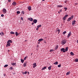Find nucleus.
I'll return each mask as SVG.
<instances>
[{
    "label": "nucleus",
    "mask_w": 78,
    "mask_h": 78,
    "mask_svg": "<svg viewBox=\"0 0 78 78\" xmlns=\"http://www.w3.org/2000/svg\"><path fill=\"white\" fill-rule=\"evenodd\" d=\"M33 65V68H35V67H36V66H37V65H36V63H34Z\"/></svg>",
    "instance_id": "nucleus-8"
},
{
    "label": "nucleus",
    "mask_w": 78,
    "mask_h": 78,
    "mask_svg": "<svg viewBox=\"0 0 78 78\" xmlns=\"http://www.w3.org/2000/svg\"><path fill=\"white\" fill-rule=\"evenodd\" d=\"M10 34H15V33L12 31H11L10 32Z\"/></svg>",
    "instance_id": "nucleus-20"
},
{
    "label": "nucleus",
    "mask_w": 78,
    "mask_h": 78,
    "mask_svg": "<svg viewBox=\"0 0 78 78\" xmlns=\"http://www.w3.org/2000/svg\"><path fill=\"white\" fill-rule=\"evenodd\" d=\"M75 22H76V21H75V20L73 21L72 22L73 25H75Z\"/></svg>",
    "instance_id": "nucleus-14"
},
{
    "label": "nucleus",
    "mask_w": 78,
    "mask_h": 78,
    "mask_svg": "<svg viewBox=\"0 0 78 78\" xmlns=\"http://www.w3.org/2000/svg\"><path fill=\"white\" fill-rule=\"evenodd\" d=\"M28 20H30V21H31V22H32L33 20V19L32 18H28Z\"/></svg>",
    "instance_id": "nucleus-7"
},
{
    "label": "nucleus",
    "mask_w": 78,
    "mask_h": 78,
    "mask_svg": "<svg viewBox=\"0 0 78 78\" xmlns=\"http://www.w3.org/2000/svg\"><path fill=\"white\" fill-rule=\"evenodd\" d=\"M3 13H4V14H6V10L5 9H3Z\"/></svg>",
    "instance_id": "nucleus-5"
},
{
    "label": "nucleus",
    "mask_w": 78,
    "mask_h": 78,
    "mask_svg": "<svg viewBox=\"0 0 78 78\" xmlns=\"http://www.w3.org/2000/svg\"><path fill=\"white\" fill-rule=\"evenodd\" d=\"M38 44H40V42H38Z\"/></svg>",
    "instance_id": "nucleus-52"
},
{
    "label": "nucleus",
    "mask_w": 78,
    "mask_h": 78,
    "mask_svg": "<svg viewBox=\"0 0 78 78\" xmlns=\"http://www.w3.org/2000/svg\"><path fill=\"white\" fill-rule=\"evenodd\" d=\"M44 41V39L42 38H41L38 40V42H41V41Z\"/></svg>",
    "instance_id": "nucleus-12"
},
{
    "label": "nucleus",
    "mask_w": 78,
    "mask_h": 78,
    "mask_svg": "<svg viewBox=\"0 0 78 78\" xmlns=\"http://www.w3.org/2000/svg\"><path fill=\"white\" fill-rule=\"evenodd\" d=\"M8 51H9V50H8Z\"/></svg>",
    "instance_id": "nucleus-59"
},
{
    "label": "nucleus",
    "mask_w": 78,
    "mask_h": 78,
    "mask_svg": "<svg viewBox=\"0 0 78 78\" xmlns=\"http://www.w3.org/2000/svg\"><path fill=\"white\" fill-rule=\"evenodd\" d=\"M1 33L0 32V35H1Z\"/></svg>",
    "instance_id": "nucleus-60"
},
{
    "label": "nucleus",
    "mask_w": 78,
    "mask_h": 78,
    "mask_svg": "<svg viewBox=\"0 0 78 78\" xmlns=\"http://www.w3.org/2000/svg\"><path fill=\"white\" fill-rule=\"evenodd\" d=\"M18 34H19V35L20 34V33H18Z\"/></svg>",
    "instance_id": "nucleus-61"
},
{
    "label": "nucleus",
    "mask_w": 78,
    "mask_h": 78,
    "mask_svg": "<svg viewBox=\"0 0 78 78\" xmlns=\"http://www.w3.org/2000/svg\"><path fill=\"white\" fill-rule=\"evenodd\" d=\"M10 70H12V69H13V68L12 67H11L10 68Z\"/></svg>",
    "instance_id": "nucleus-35"
},
{
    "label": "nucleus",
    "mask_w": 78,
    "mask_h": 78,
    "mask_svg": "<svg viewBox=\"0 0 78 78\" xmlns=\"http://www.w3.org/2000/svg\"><path fill=\"white\" fill-rule=\"evenodd\" d=\"M70 53L71 55H72V56H73V55H74V53L72 52H71Z\"/></svg>",
    "instance_id": "nucleus-19"
},
{
    "label": "nucleus",
    "mask_w": 78,
    "mask_h": 78,
    "mask_svg": "<svg viewBox=\"0 0 78 78\" xmlns=\"http://www.w3.org/2000/svg\"><path fill=\"white\" fill-rule=\"evenodd\" d=\"M21 13L23 14H25V12L23 11H22Z\"/></svg>",
    "instance_id": "nucleus-33"
},
{
    "label": "nucleus",
    "mask_w": 78,
    "mask_h": 78,
    "mask_svg": "<svg viewBox=\"0 0 78 78\" xmlns=\"http://www.w3.org/2000/svg\"><path fill=\"white\" fill-rule=\"evenodd\" d=\"M66 31H64L63 33L62 34H66Z\"/></svg>",
    "instance_id": "nucleus-27"
},
{
    "label": "nucleus",
    "mask_w": 78,
    "mask_h": 78,
    "mask_svg": "<svg viewBox=\"0 0 78 78\" xmlns=\"http://www.w3.org/2000/svg\"><path fill=\"white\" fill-rule=\"evenodd\" d=\"M28 9L29 11H31V6H30L28 7Z\"/></svg>",
    "instance_id": "nucleus-11"
},
{
    "label": "nucleus",
    "mask_w": 78,
    "mask_h": 78,
    "mask_svg": "<svg viewBox=\"0 0 78 78\" xmlns=\"http://www.w3.org/2000/svg\"><path fill=\"white\" fill-rule=\"evenodd\" d=\"M21 62L22 63H23V62H24V60H22V59H21Z\"/></svg>",
    "instance_id": "nucleus-25"
},
{
    "label": "nucleus",
    "mask_w": 78,
    "mask_h": 78,
    "mask_svg": "<svg viewBox=\"0 0 78 78\" xmlns=\"http://www.w3.org/2000/svg\"><path fill=\"white\" fill-rule=\"evenodd\" d=\"M68 47H66V48L65 49L64 48H62L61 49V51H62L64 53L66 52V51H68Z\"/></svg>",
    "instance_id": "nucleus-1"
},
{
    "label": "nucleus",
    "mask_w": 78,
    "mask_h": 78,
    "mask_svg": "<svg viewBox=\"0 0 78 78\" xmlns=\"http://www.w3.org/2000/svg\"><path fill=\"white\" fill-rule=\"evenodd\" d=\"M27 73H28V74H29V72H28Z\"/></svg>",
    "instance_id": "nucleus-53"
},
{
    "label": "nucleus",
    "mask_w": 78,
    "mask_h": 78,
    "mask_svg": "<svg viewBox=\"0 0 78 78\" xmlns=\"http://www.w3.org/2000/svg\"><path fill=\"white\" fill-rule=\"evenodd\" d=\"M46 68H47V67L44 66L43 68H42V70H45V69H46Z\"/></svg>",
    "instance_id": "nucleus-15"
},
{
    "label": "nucleus",
    "mask_w": 78,
    "mask_h": 78,
    "mask_svg": "<svg viewBox=\"0 0 78 78\" xmlns=\"http://www.w3.org/2000/svg\"><path fill=\"white\" fill-rule=\"evenodd\" d=\"M70 35H72V33H71V32L70 31L69 32V37L70 36Z\"/></svg>",
    "instance_id": "nucleus-21"
},
{
    "label": "nucleus",
    "mask_w": 78,
    "mask_h": 78,
    "mask_svg": "<svg viewBox=\"0 0 78 78\" xmlns=\"http://www.w3.org/2000/svg\"><path fill=\"white\" fill-rule=\"evenodd\" d=\"M66 75H69V72H68L67 73H66Z\"/></svg>",
    "instance_id": "nucleus-46"
},
{
    "label": "nucleus",
    "mask_w": 78,
    "mask_h": 78,
    "mask_svg": "<svg viewBox=\"0 0 78 78\" xmlns=\"http://www.w3.org/2000/svg\"><path fill=\"white\" fill-rule=\"evenodd\" d=\"M16 63H13L12 64V65H13V66H14V65H16Z\"/></svg>",
    "instance_id": "nucleus-39"
},
{
    "label": "nucleus",
    "mask_w": 78,
    "mask_h": 78,
    "mask_svg": "<svg viewBox=\"0 0 78 78\" xmlns=\"http://www.w3.org/2000/svg\"><path fill=\"white\" fill-rule=\"evenodd\" d=\"M27 58H28V56H26L24 58V60H26V59H27Z\"/></svg>",
    "instance_id": "nucleus-24"
},
{
    "label": "nucleus",
    "mask_w": 78,
    "mask_h": 78,
    "mask_svg": "<svg viewBox=\"0 0 78 78\" xmlns=\"http://www.w3.org/2000/svg\"><path fill=\"white\" fill-rule=\"evenodd\" d=\"M58 13H59V14H60V12H58Z\"/></svg>",
    "instance_id": "nucleus-51"
},
{
    "label": "nucleus",
    "mask_w": 78,
    "mask_h": 78,
    "mask_svg": "<svg viewBox=\"0 0 78 78\" xmlns=\"http://www.w3.org/2000/svg\"><path fill=\"white\" fill-rule=\"evenodd\" d=\"M23 66H24V67H26L27 66V63H24Z\"/></svg>",
    "instance_id": "nucleus-22"
},
{
    "label": "nucleus",
    "mask_w": 78,
    "mask_h": 78,
    "mask_svg": "<svg viewBox=\"0 0 78 78\" xmlns=\"http://www.w3.org/2000/svg\"><path fill=\"white\" fill-rule=\"evenodd\" d=\"M61 65L60 64L58 66V67H61Z\"/></svg>",
    "instance_id": "nucleus-37"
},
{
    "label": "nucleus",
    "mask_w": 78,
    "mask_h": 78,
    "mask_svg": "<svg viewBox=\"0 0 78 78\" xmlns=\"http://www.w3.org/2000/svg\"><path fill=\"white\" fill-rule=\"evenodd\" d=\"M58 7H59V8H61V7H62V5H58Z\"/></svg>",
    "instance_id": "nucleus-29"
},
{
    "label": "nucleus",
    "mask_w": 78,
    "mask_h": 78,
    "mask_svg": "<svg viewBox=\"0 0 78 78\" xmlns=\"http://www.w3.org/2000/svg\"><path fill=\"white\" fill-rule=\"evenodd\" d=\"M1 35L2 36V35H4V33H3V32H2Z\"/></svg>",
    "instance_id": "nucleus-41"
},
{
    "label": "nucleus",
    "mask_w": 78,
    "mask_h": 78,
    "mask_svg": "<svg viewBox=\"0 0 78 78\" xmlns=\"http://www.w3.org/2000/svg\"><path fill=\"white\" fill-rule=\"evenodd\" d=\"M69 73H70V72H69Z\"/></svg>",
    "instance_id": "nucleus-56"
},
{
    "label": "nucleus",
    "mask_w": 78,
    "mask_h": 78,
    "mask_svg": "<svg viewBox=\"0 0 78 78\" xmlns=\"http://www.w3.org/2000/svg\"><path fill=\"white\" fill-rule=\"evenodd\" d=\"M12 5H13V6H16V2H13L12 3Z\"/></svg>",
    "instance_id": "nucleus-10"
},
{
    "label": "nucleus",
    "mask_w": 78,
    "mask_h": 78,
    "mask_svg": "<svg viewBox=\"0 0 78 78\" xmlns=\"http://www.w3.org/2000/svg\"><path fill=\"white\" fill-rule=\"evenodd\" d=\"M58 64V62L57 61L55 63H54V64H55V65H57Z\"/></svg>",
    "instance_id": "nucleus-18"
},
{
    "label": "nucleus",
    "mask_w": 78,
    "mask_h": 78,
    "mask_svg": "<svg viewBox=\"0 0 78 78\" xmlns=\"http://www.w3.org/2000/svg\"><path fill=\"white\" fill-rule=\"evenodd\" d=\"M27 71H25V72H23V74H27Z\"/></svg>",
    "instance_id": "nucleus-32"
},
{
    "label": "nucleus",
    "mask_w": 78,
    "mask_h": 78,
    "mask_svg": "<svg viewBox=\"0 0 78 78\" xmlns=\"http://www.w3.org/2000/svg\"><path fill=\"white\" fill-rule=\"evenodd\" d=\"M16 12L17 14H20V11H18Z\"/></svg>",
    "instance_id": "nucleus-30"
},
{
    "label": "nucleus",
    "mask_w": 78,
    "mask_h": 78,
    "mask_svg": "<svg viewBox=\"0 0 78 78\" xmlns=\"http://www.w3.org/2000/svg\"><path fill=\"white\" fill-rule=\"evenodd\" d=\"M15 34L16 36H19V34H18V32H16L15 33Z\"/></svg>",
    "instance_id": "nucleus-17"
},
{
    "label": "nucleus",
    "mask_w": 78,
    "mask_h": 78,
    "mask_svg": "<svg viewBox=\"0 0 78 78\" xmlns=\"http://www.w3.org/2000/svg\"><path fill=\"white\" fill-rule=\"evenodd\" d=\"M26 41H27V40H25V42H26Z\"/></svg>",
    "instance_id": "nucleus-54"
},
{
    "label": "nucleus",
    "mask_w": 78,
    "mask_h": 78,
    "mask_svg": "<svg viewBox=\"0 0 78 78\" xmlns=\"http://www.w3.org/2000/svg\"><path fill=\"white\" fill-rule=\"evenodd\" d=\"M75 61L76 62H78V58H76L75 60Z\"/></svg>",
    "instance_id": "nucleus-23"
},
{
    "label": "nucleus",
    "mask_w": 78,
    "mask_h": 78,
    "mask_svg": "<svg viewBox=\"0 0 78 78\" xmlns=\"http://www.w3.org/2000/svg\"><path fill=\"white\" fill-rule=\"evenodd\" d=\"M58 46L57 45V46H56L55 49V50H56V49H58Z\"/></svg>",
    "instance_id": "nucleus-26"
},
{
    "label": "nucleus",
    "mask_w": 78,
    "mask_h": 78,
    "mask_svg": "<svg viewBox=\"0 0 78 78\" xmlns=\"http://www.w3.org/2000/svg\"><path fill=\"white\" fill-rule=\"evenodd\" d=\"M60 12H62V10H60Z\"/></svg>",
    "instance_id": "nucleus-48"
},
{
    "label": "nucleus",
    "mask_w": 78,
    "mask_h": 78,
    "mask_svg": "<svg viewBox=\"0 0 78 78\" xmlns=\"http://www.w3.org/2000/svg\"><path fill=\"white\" fill-rule=\"evenodd\" d=\"M64 9H66L65 10V11H66V10L67 9V7H64Z\"/></svg>",
    "instance_id": "nucleus-40"
},
{
    "label": "nucleus",
    "mask_w": 78,
    "mask_h": 78,
    "mask_svg": "<svg viewBox=\"0 0 78 78\" xmlns=\"http://www.w3.org/2000/svg\"><path fill=\"white\" fill-rule=\"evenodd\" d=\"M66 17L65 16H64L63 18V20H66Z\"/></svg>",
    "instance_id": "nucleus-31"
},
{
    "label": "nucleus",
    "mask_w": 78,
    "mask_h": 78,
    "mask_svg": "<svg viewBox=\"0 0 78 78\" xmlns=\"http://www.w3.org/2000/svg\"><path fill=\"white\" fill-rule=\"evenodd\" d=\"M67 37H69V34H68Z\"/></svg>",
    "instance_id": "nucleus-50"
},
{
    "label": "nucleus",
    "mask_w": 78,
    "mask_h": 78,
    "mask_svg": "<svg viewBox=\"0 0 78 78\" xmlns=\"http://www.w3.org/2000/svg\"><path fill=\"white\" fill-rule=\"evenodd\" d=\"M66 40H63L62 41V45H64L66 43Z\"/></svg>",
    "instance_id": "nucleus-2"
},
{
    "label": "nucleus",
    "mask_w": 78,
    "mask_h": 78,
    "mask_svg": "<svg viewBox=\"0 0 78 78\" xmlns=\"http://www.w3.org/2000/svg\"><path fill=\"white\" fill-rule=\"evenodd\" d=\"M39 30V28H38V27H37L36 29V30Z\"/></svg>",
    "instance_id": "nucleus-45"
},
{
    "label": "nucleus",
    "mask_w": 78,
    "mask_h": 78,
    "mask_svg": "<svg viewBox=\"0 0 78 78\" xmlns=\"http://www.w3.org/2000/svg\"><path fill=\"white\" fill-rule=\"evenodd\" d=\"M7 42L8 43H12V41H11V40H9Z\"/></svg>",
    "instance_id": "nucleus-9"
},
{
    "label": "nucleus",
    "mask_w": 78,
    "mask_h": 78,
    "mask_svg": "<svg viewBox=\"0 0 78 78\" xmlns=\"http://www.w3.org/2000/svg\"><path fill=\"white\" fill-rule=\"evenodd\" d=\"M54 50L53 49H51L50 50V52H51V51H53Z\"/></svg>",
    "instance_id": "nucleus-34"
},
{
    "label": "nucleus",
    "mask_w": 78,
    "mask_h": 78,
    "mask_svg": "<svg viewBox=\"0 0 78 78\" xmlns=\"http://www.w3.org/2000/svg\"><path fill=\"white\" fill-rule=\"evenodd\" d=\"M73 18V16H71L69 18V21H70V20H72V19Z\"/></svg>",
    "instance_id": "nucleus-4"
},
{
    "label": "nucleus",
    "mask_w": 78,
    "mask_h": 78,
    "mask_svg": "<svg viewBox=\"0 0 78 78\" xmlns=\"http://www.w3.org/2000/svg\"><path fill=\"white\" fill-rule=\"evenodd\" d=\"M48 69L49 70H50L51 69V66H50L48 67Z\"/></svg>",
    "instance_id": "nucleus-13"
},
{
    "label": "nucleus",
    "mask_w": 78,
    "mask_h": 78,
    "mask_svg": "<svg viewBox=\"0 0 78 78\" xmlns=\"http://www.w3.org/2000/svg\"><path fill=\"white\" fill-rule=\"evenodd\" d=\"M58 34H59V33L60 32V30H58Z\"/></svg>",
    "instance_id": "nucleus-38"
},
{
    "label": "nucleus",
    "mask_w": 78,
    "mask_h": 78,
    "mask_svg": "<svg viewBox=\"0 0 78 78\" xmlns=\"http://www.w3.org/2000/svg\"><path fill=\"white\" fill-rule=\"evenodd\" d=\"M1 17H3L4 16V14H2L1 15Z\"/></svg>",
    "instance_id": "nucleus-42"
},
{
    "label": "nucleus",
    "mask_w": 78,
    "mask_h": 78,
    "mask_svg": "<svg viewBox=\"0 0 78 78\" xmlns=\"http://www.w3.org/2000/svg\"><path fill=\"white\" fill-rule=\"evenodd\" d=\"M42 1H45V0H42Z\"/></svg>",
    "instance_id": "nucleus-55"
},
{
    "label": "nucleus",
    "mask_w": 78,
    "mask_h": 78,
    "mask_svg": "<svg viewBox=\"0 0 78 78\" xmlns=\"http://www.w3.org/2000/svg\"><path fill=\"white\" fill-rule=\"evenodd\" d=\"M69 16V15H65V17H68V16Z\"/></svg>",
    "instance_id": "nucleus-36"
},
{
    "label": "nucleus",
    "mask_w": 78,
    "mask_h": 78,
    "mask_svg": "<svg viewBox=\"0 0 78 78\" xmlns=\"http://www.w3.org/2000/svg\"><path fill=\"white\" fill-rule=\"evenodd\" d=\"M42 27V25H39L37 26V27L38 28H39V27Z\"/></svg>",
    "instance_id": "nucleus-16"
},
{
    "label": "nucleus",
    "mask_w": 78,
    "mask_h": 78,
    "mask_svg": "<svg viewBox=\"0 0 78 78\" xmlns=\"http://www.w3.org/2000/svg\"><path fill=\"white\" fill-rule=\"evenodd\" d=\"M37 22V20H33V22L34 23H36Z\"/></svg>",
    "instance_id": "nucleus-6"
},
{
    "label": "nucleus",
    "mask_w": 78,
    "mask_h": 78,
    "mask_svg": "<svg viewBox=\"0 0 78 78\" xmlns=\"http://www.w3.org/2000/svg\"><path fill=\"white\" fill-rule=\"evenodd\" d=\"M67 21H69V19H68Z\"/></svg>",
    "instance_id": "nucleus-57"
},
{
    "label": "nucleus",
    "mask_w": 78,
    "mask_h": 78,
    "mask_svg": "<svg viewBox=\"0 0 78 78\" xmlns=\"http://www.w3.org/2000/svg\"><path fill=\"white\" fill-rule=\"evenodd\" d=\"M32 25H34V23H32Z\"/></svg>",
    "instance_id": "nucleus-49"
},
{
    "label": "nucleus",
    "mask_w": 78,
    "mask_h": 78,
    "mask_svg": "<svg viewBox=\"0 0 78 78\" xmlns=\"http://www.w3.org/2000/svg\"><path fill=\"white\" fill-rule=\"evenodd\" d=\"M8 66V65H6L4 66V67H7Z\"/></svg>",
    "instance_id": "nucleus-28"
},
{
    "label": "nucleus",
    "mask_w": 78,
    "mask_h": 78,
    "mask_svg": "<svg viewBox=\"0 0 78 78\" xmlns=\"http://www.w3.org/2000/svg\"><path fill=\"white\" fill-rule=\"evenodd\" d=\"M21 20H23V17H21Z\"/></svg>",
    "instance_id": "nucleus-43"
},
{
    "label": "nucleus",
    "mask_w": 78,
    "mask_h": 78,
    "mask_svg": "<svg viewBox=\"0 0 78 78\" xmlns=\"http://www.w3.org/2000/svg\"><path fill=\"white\" fill-rule=\"evenodd\" d=\"M13 75H15L16 73H12Z\"/></svg>",
    "instance_id": "nucleus-47"
},
{
    "label": "nucleus",
    "mask_w": 78,
    "mask_h": 78,
    "mask_svg": "<svg viewBox=\"0 0 78 78\" xmlns=\"http://www.w3.org/2000/svg\"><path fill=\"white\" fill-rule=\"evenodd\" d=\"M76 5H78V4L77 3H76Z\"/></svg>",
    "instance_id": "nucleus-58"
},
{
    "label": "nucleus",
    "mask_w": 78,
    "mask_h": 78,
    "mask_svg": "<svg viewBox=\"0 0 78 78\" xmlns=\"http://www.w3.org/2000/svg\"><path fill=\"white\" fill-rule=\"evenodd\" d=\"M7 45H6V47H9V46L11 45V44H10V43L7 42Z\"/></svg>",
    "instance_id": "nucleus-3"
},
{
    "label": "nucleus",
    "mask_w": 78,
    "mask_h": 78,
    "mask_svg": "<svg viewBox=\"0 0 78 78\" xmlns=\"http://www.w3.org/2000/svg\"><path fill=\"white\" fill-rule=\"evenodd\" d=\"M8 1L9 2H11V0H8Z\"/></svg>",
    "instance_id": "nucleus-44"
}]
</instances>
